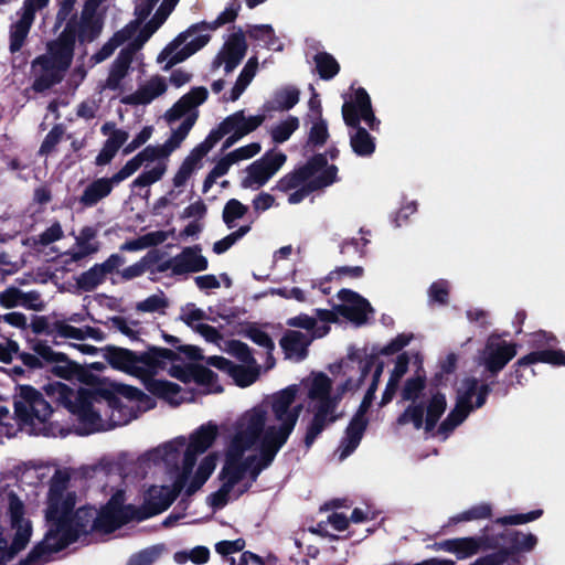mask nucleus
Here are the masks:
<instances>
[{
    "instance_id": "1",
    "label": "nucleus",
    "mask_w": 565,
    "mask_h": 565,
    "mask_svg": "<svg viewBox=\"0 0 565 565\" xmlns=\"http://www.w3.org/2000/svg\"><path fill=\"white\" fill-rule=\"evenodd\" d=\"M103 356L111 369L136 376L141 380L145 388L153 396L178 406L184 402L179 397L181 386L177 383L156 379L159 370H164L167 361L180 360V355L171 349L147 345L143 352L108 344L102 348Z\"/></svg>"
},
{
    "instance_id": "2",
    "label": "nucleus",
    "mask_w": 565,
    "mask_h": 565,
    "mask_svg": "<svg viewBox=\"0 0 565 565\" xmlns=\"http://www.w3.org/2000/svg\"><path fill=\"white\" fill-rule=\"evenodd\" d=\"M76 501L70 498L64 509L46 520L47 530L39 543L18 565H43L58 553L78 541L82 535L94 532L92 524L96 518L93 507L84 505L75 510Z\"/></svg>"
},
{
    "instance_id": "3",
    "label": "nucleus",
    "mask_w": 565,
    "mask_h": 565,
    "mask_svg": "<svg viewBox=\"0 0 565 565\" xmlns=\"http://www.w3.org/2000/svg\"><path fill=\"white\" fill-rule=\"evenodd\" d=\"M426 386L427 379L425 373L416 372L414 376L405 381L401 391V397L405 402H411V404L397 416V425L405 426L412 424L416 430L424 428L426 433L435 429L447 409V398L444 393L436 391L431 393L427 404L423 401L418 402Z\"/></svg>"
},
{
    "instance_id": "4",
    "label": "nucleus",
    "mask_w": 565,
    "mask_h": 565,
    "mask_svg": "<svg viewBox=\"0 0 565 565\" xmlns=\"http://www.w3.org/2000/svg\"><path fill=\"white\" fill-rule=\"evenodd\" d=\"M493 383L494 381H491L479 385V380L473 376L465 379L462 390L458 392L456 405L440 423L438 434L447 437L473 409L481 408L491 393Z\"/></svg>"
},
{
    "instance_id": "5",
    "label": "nucleus",
    "mask_w": 565,
    "mask_h": 565,
    "mask_svg": "<svg viewBox=\"0 0 565 565\" xmlns=\"http://www.w3.org/2000/svg\"><path fill=\"white\" fill-rule=\"evenodd\" d=\"M14 418L22 426L45 424L53 414V408L42 393L29 384L17 385L13 395Z\"/></svg>"
},
{
    "instance_id": "6",
    "label": "nucleus",
    "mask_w": 565,
    "mask_h": 565,
    "mask_svg": "<svg viewBox=\"0 0 565 565\" xmlns=\"http://www.w3.org/2000/svg\"><path fill=\"white\" fill-rule=\"evenodd\" d=\"M342 117L348 127H362L361 120H364L372 131H380L381 120L375 116L371 97L363 87L356 88L353 98L343 103Z\"/></svg>"
},
{
    "instance_id": "7",
    "label": "nucleus",
    "mask_w": 565,
    "mask_h": 565,
    "mask_svg": "<svg viewBox=\"0 0 565 565\" xmlns=\"http://www.w3.org/2000/svg\"><path fill=\"white\" fill-rule=\"evenodd\" d=\"M286 160L287 156L281 151H267L246 168L247 174L241 180V186L260 189L280 170Z\"/></svg>"
},
{
    "instance_id": "8",
    "label": "nucleus",
    "mask_w": 565,
    "mask_h": 565,
    "mask_svg": "<svg viewBox=\"0 0 565 565\" xmlns=\"http://www.w3.org/2000/svg\"><path fill=\"white\" fill-rule=\"evenodd\" d=\"M193 33L188 28L185 31L179 33L158 55L157 61L159 63L168 60L164 71L172 68L174 65L182 63L198 51L203 49L211 40L210 34H200L190 42L185 43L186 40L192 36Z\"/></svg>"
},
{
    "instance_id": "9",
    "label": "nucleus",
    "mask_w": 565,
    "mask_h": 565,
    "mask_svg": "<svg viewBox=\"0 0 565 565\" xmlns=\"http://www.w3.org/2000/svg\"><path fill=\"white\" fill-rule=\"evenodd\" d=\"M317 403L312 408V418L310 419L306 434L303 437V444L306 449H310L321 433L331 424L339 419V415L335 414L338 408L340 396L327 395L323 397L316 398Z\"/></svg>"
},
{
    "instance_id": "10",
    "label": "nucleus",
    "mask_w": 565,
    "mask_h": 565,
    "mask_svg": "<svg viewBox=\"0 0 565 565\" xmlns=\"http://www.w3.org/2000/svg\"><path fill=\"white\" fill-rule=\"evenodd\" d=\"M182 491L183 489H179L175 481H173L171 488L168 486H150L143 493L142 504L138 507L137 521H145L164 512Z\"/></svg>"
},
{
    "instance_id": "11",
    "label": "nucleus",
    "mask_w": 565,
    "mask_h": 565,
    "mask_svg": "<svg viewBox=\"0 0 565 565\" xmlns=\"http://www.w3.org/2000/svg\"><path fill=\"white\" fill-rule=\"evenodd\" d=\"M247 49L245 33L238 28L236 32L227 38L222 49L213 58L211 70L215 71L224 65L225 74L232 73L244 60Z\"/></svg>"
},
{
    "instance_id": "12",
    "label": "nucleus",
    "mask_w": 565,
    "mask_h": 565,
    "mask_svg": "<svg viewBox=\"0 0 565 565\" xmlns=\"http://www.w3.org/2000/svg\"><path fill=\"white\" fill-rule=\"evenodd\" d=\"M518 345L504 340L493 342L488 341L483 350L482 365L489 373V379H494L516 355Z\"/></svg>"
},
{
    "instance_id": "13",
    "label": "nucleus",
    "mask_w": 565,
    "mask_h": 565,
    "mask_svg": "<svg viewBox=\"0 0 565 565\" xmlns=\"http://www.w3.org/2000/svg\"><path fill=\"white\" fill-rule=\"evenodd\" d=\"M94 393L81 390L75 397L66 405V409L77 417V420L85 428V434H90L98 430L102 423V417L98 412L94 409L93 397Z\"/></svg>"
},
{
    "instance_id": "14",
    "label": "nucleus",
    "mask_w": 565,
    "mask_h": 565,
    "mask_svg": "<svg viewBox=\"0 0 565 565\" xmlns=\"http://www.w3.org/2000/svg\"><path fill=\"white\" fill-rule=\"evenodd\" d=\"M32 71L35 73V78L32 88L36 93H43L54 85L62 82L64 73L60 65L51 58L47 54H41L32 61Z\"/></svg>"
},
{
    "instance_id": "15",
    "label": "nucleus",
    "mask_w": 565,
    "mask_h": 565,
    "mask_svg": "<svg viewBox=\"0 0 565 565\" xmlns=\"http://www.w3.org/2000/svg\"><path fill=\"white\" fill-rule=\"evenodd\" d=\"M70 479V475L62 470H56L51 478L47 493V505L45 509V521L64 509L65 502L70 498H72V501H76V493L74 491L66 492Z\"/></svg>"
},
{
    "instance_id": "16",
    "label": "nucleus",
    "mask_w": 565,
    "mask_h": 565,
    "mask_svg": "<svg viewBox=\"0 0 565 565\" xmlns=\"http://www.w3.org/2000/svg\"><path fill=\"white\" fill-rule=\"evenodd\" d=\"M297 388L295 385L288 386L280 392H278L271 403V411L275 418L280 422V426H285L290 424L292 426V430L296 427L299 415L302 409V405H296L294 407L292 404L296 399Z\"/></svg>"
},
{
    "instance_id": "17",
    "label": "nucleus",
    "mask_w": 565,
    "mask_h": 565,
    "mask_svg": "<svg viewBox=\"0 0 565 565\" xmlns=\"http://www.w3.org/2000/svg\"><path fill=\"white\" fill-rule=\"evenodd\" d=\"M292 426L287 424L285 426H268L265 433L260 436L258 444L259 455L257 457L273 463L278 451L287 443L292 433Z\"/></svg>"
},
{
    "instance_id": "18",
    "label": "nucleus",
    "mask_w": 565,
    "mask_h": 565,
    "mask_svg": "<svg viewBox=\"0 0 565 565\" xmlns=\"http://www.w3.org/2000/svg\"><path fill=\"white\" fill-rule=\"evenodd\" d=\"M500 539L507 546L499 548L497 552L505 553V563L508 561L518 563L520 553L531 552L537 544V537L534 534H524L516 530H507L500 533Z\"/></svg>"
},
{
    "instance_id": "19",
    "label": "nucleus",
    "mask_w": 565,
    "mask_h": 565,
    "mask_svg": "<svg viewBox=\"0 0 565 565\" xmlns=\"http://www.w3.org/2000/svg\"><path fill=\"white\" fill-rule=\"evenodd\" d=\"M64 28L55 41L47 44L49 56L60 65L62 71H67L72 64L75 51V36L73 30Z\"/></svg>"
},
{
    "instance_id": "20",
    "label": "nucleus",
    "mask_w": 565,
    "mask_h": 565,
    "mask_svg": "<svg viewBox=\"0 0 565 565\" xmlns=\"http://www.w3.org/2000/svg\"><path fill=\"white\" fill-rule=\"evenodd\" d=\"M72 26L75 42L79 44L92 43L103 32L104 18H90V17H77V13L73 14L66 22L65 28Z\"/></svg>"
},
{
    "instance_id": "21",
    "label": "nucleus",
    "mask_w": 565,
    "mask_h": 565,
    "mask_svg": "<svg viewBox=\"0 0 565 565\" xmlns=\"http://www.w3.org/2000/svg\"><path fill=\"white\" fill-rule=\"evenodd\" d=\"M201 253L202 247L200 244L184 247L181 253L175 255L177 264L173 267V276L206 270L209 262Z\"/></svg>"
},
{
    "instance_id": "22",
    "label": "nucleus",
    "mask_w": 565,
    "mask_h": 565,
    "mask_svg": "<svg viewBox=\"0 0 565 565\" xmlns=\"http://www.w3.org/2000/svg\"><path fill=\"white\" fill-rule=\"evenodd\" d=\"M338 167L331 164L316 178L309 180L302 186L296 189L288 196L289 204H298L302 202L310 193L322 190L337 181Z\"/></svg>"
},
{
    "instance_id": "23",
    "label": "nucleus",
    "mask_w": 565,
    "mask_h": 565,
    "mask_svg": "<svg viewBox=\"0 0 565 565\" xmlns=\"http://www.w3.org/2000/svg\"><path fill=\"white\" fill-rule=\"evenodd\" d=\"M116 185H118V183L113 175L109 178H97L86 185L78 198V202L85 209L94 207L100 201L109 196Z\"/></svg>"
},
{
    "instance_id": "24",
    "label": "nucleus",
    "mask_w": 565,
    "mask_h": 565,
    "mask_svg": "<svg viewBox=\"0 0 565 565\" xmlns=\"http://www.w3.org/2000/svg\"><path fill=\"white\" fill-rule=\"evenodd\" d=\"M167 83L163 77L157 75L151 77L148 83L139 87L135 93L124 96L121 103L125 105H147L154 98L167 92Z\"/></svg>"
},
{
    "instance_id": "25",
    "label": "nucleus",
    "mask_w": 565,
    "mask_h": 565,
    "mask_svg": "<svg viewBox=\"0 0 565 565\" xmlns=\"http://www.w3.org/2000/svg\"><path fill=\"white\" fill-rule=\"evenodd\" d=\"M264 120V115H256L246 118L244 110H238L223 119L220 125L225 135L238 132L243 134L244 137L255 131Z\"/></svg>"
},
{
    "instance_id": "26",
    "label": "nucleus",
    "mask_w": 565,
    "mask_h": 565,
    "mask_svg": "<svg viewBox=\"0 0 565 565\" xmlns=\"http://www.w3.org/2000/svg\"><path fill=\"white\" fill-rule=\"evenodd\" d=\"M311 338L301 331L295 330H287L279 341L286 358L296 356L297 361H302L307 358Z\"/></svg>"
},
{
    "instance_id": "27",
    "label": "nucleus",
    "mask_w": 565,
    "mask_h": 565,
    "mask_svg": "<svg viewBox=\"0 0 565 565\" xmlns=\"http://www.w3.org/2000/svg\"><path fill=\"white\" fill-rule=\"evenodd\" d=\"M249 461L250 460L243 461L242 454H230L226 457L225 463L218 475L220 480L223 481L224 486H227L233 490L234 487L245 477Z\"/></svg>"
},
{
    "instance_id": "28",
    "label": "nucleus",
    "mask_w": 565,
    "mask_h": 565,
    "mask_svg": "<svg viewBox=\"0 0 565 565\" xmlns=\"http://www.w3.org/2000/svg\"><path fill=\"white\" fill-rule=\"evenodd\" d=\"M131 514H119L106 507H102L96 512V518L92 524V530L105 534H110L120 526L131 521Z\"/></svg>"
},
{
    "instance_id": "29",
    "label": "nucleus",
    "mask_w": 565,
    "mask_h": 565,
    "mask_svg": "<svg viewBox=\"0 0 565 565\" xmlns=\"http://www.w3.org/2000/svg\"><path fill=\"white\" fill-rule=\"evenodd\" d=\"M180 0H163L154 15L143 25L137 35L136 42L142 45L166 22Z\"/></svg>"
},
{
    "instance_id": "30",
    "label": "nucleus",
    "mask_w": 565,
    "mask_h": 565,
    "mask_svg": "<svg viewBox=\"0 0 565 565\" xmlns=\"http://www.w3.org/2000/svg\"><path fill=\"white\" fill-rule=\"evenodd\" d=\"M134 52L128 49H122L115 61L111 63L108 77L106 79V87L116 90L120 87L121 81L127 76L130 65L132 63Z\"/></svg>"
},
{
    "instance_id": "31",
    "label": "nucleus",
    "mask_w": 565,
    "mask_h": 565,
    "mask_svg": "<svg viewBox=\"0 0 565 565\" xmlns=\"http://www.w3.org/2000/svg\"><path fill=\"white\" fill-rule=\"evenodd\" d=\"M409 365V356L406 352H403L397 355V359L395 361V366L393 371L391 372L388 382L386 383L385 390L382 394L381 398V405L384 406L388 403H391L398 390L399 382L402 377L406 374L408 371Z\"/></svg>"
},
{
    "instance_id": "32",
    "label": "nucleus",
    "mask_w": 565,
    "mask_h": 565,
    "mask_svg": "<svg viewBox=\"0 0 565 565\" xmlns=\"http://www.w3.org/2000/svg\"><path fill=\"white\" fill-rule=\"evenodd\" d=\"M245 418L246 426L242 438L245 446L248 448L254 446L266 430V412L263 409H253Z\"/></svg>"
},
{
    "instance_id": "33",
    "label": "nucleus",
    "mask_w": 565,
    "mask_h": 565,
    "mask_svg": "<svg viewBox=\"0 0 565 565\" xmlns=\"http://www.w3.org/2000/svg\"><path fill=\"white\" fill-rule=\"evenodd\" d=\"M241 8L242 6L239 0H231L225 10L222 11L214 21H201L199 23L190 25L189 29L193 34L204 30L214 31L227 23H233L236 20Z\"/></svg>"
},
{
    "instance_id": "34",
    "label": "nucleus",
    "mask_w": 565,
    "mask_h": 565,
    "mask_svg": "<svg viewBox=\"0 0 565 565\" xmlns=\"http://www.w3.org/2000/svg\"><path fill=\"white\" fill-rule=\"evenodd\" d=\"M217 434V426L209 422L191 434L188 446L196 450V454H203L214 444Z\"/></svg>"
},
{
    "instance_id": "35",
    "label": "nucleus",
    "mask_w": 565,
    "mask_h": 565,
    "mask_svg": "<svg viewBox=\"0 0 565 565\" xmlns=\"http://www.w3.org/2000/svg\"><path fill=\"white\" fill-rule=\"evenodd\" d=\"M164 253L153 248L150 249L139 262L124 268L120 273L124 280H131L134 278L142 276L147 270L151 269L154 264L162 260Z\"/></svg>"
},
{
    "instance_id": "36",
    "label": "nucleus",
    "mask_w": 565,
    "mask_h": 565,
    "mask_svg": "<svg viewBox=\"0 0 565 565\" xmlns=\"http://www.w3.org/2000/svg\"><path fill=\"white\" fill-rule=\"evenodd\" d=\"M354 129L350 134V146L352 151L359 157H371L375 152V138L364 127H351Z\"/></svg>"
},
{
    "instance_id": "37",
    "label": "nucleus",
    "mask_w": 565,
    "mask_h": 565,
    "mask_svg": "<svg viewBox=\"0 0 565 565\" xmlns=\"http://www.w3.org/2000/svg\"><path fill=\"white\" fill-rule=\"evenodd\" d=\"M334 309L341 317L358 326L364 324L367 313L373 312L371 303L365 298L354 305H338Z\"/></svg>"
},
{
    "instance_id": "38",
    "label": "nucleus",
    "mask_w": 565,
    "mask_h": 565,
    "mask_svg": "<svg viewBox=\"0 0 565 565\" xmlns=\"http://www.w3.org/2000/svg\"><path fill=\"white\" fill-rule=\"evenodd\" d=\"M33 21L32 18L22 13L20 19L11 24L9 50L12 54L19 52L24 45Z\"/></svg>"
},
{
    "instance_id": "39",
    "label": "nucleus",
    "mask_w": 565,
    "mask_h": 565,
    "mask_svg": "<svg viewBox=\"0 0 565 565\" xmlns=\"http://www.w3.org/2000/svg\"><path fill=\"white\" fill-rule=\"evenodd\" d=\"M537 362L565 366V353L562 350L533 351L519 359V365H532Z\"/></svg>"
},
{
    "instance_id": "40",
    "label": "nucleus",
    "mask_w": 565,
    "mask_h": 565,
    "mask_svg": "<svg viewBox=\"0 0 565 565\" xmlns=\"http://www.w3.org/2000/svg\"><path fill=\"white\" fill-rule=\"evenodd\" d=\"M257 68L258 60L256 56H253L246 62L233 88L231 89L230 100L235 102L241 97V95L244 93V90L247 88V86L250 84L254 76L256 75Z\"/></svg>"
},
{
    "instance_id": "41",
    "label": "nucleus",
    "mask_w": 565,
    "mask_h": 565,
    "mask_svg": "<svg viewBox=\"0 0 565 565\" xmlns=\"http://www.w3.org/2000/svg\"><path fill=\"white\" fill-rule=\"evenodd\" d=\"M199 111L191 113L184 118L181 125L172 131L171 137L163 143L166 150L170 154L174 149L179 148L182 141L186 138L195 121L198 120Z\"/></svg>"
},
{
    "instance_id": "42",
    "label": "nucleus",
    "mask_w": 565,
    "mask_h": 565,
    "mask_svg": "<svg viewBox=\"0 0 565 565\" xmlns=\"http://www.w3.org/2000/svg\"><path fill=\"white\" fill-rule=\"evenodd\" d=\"M313 61L316 63V70L323 81H330L335 77L340 72V64L328 52H318L313 56Z\"/></svg>"
},
{
    "instance_id": "43",
    "label": "nucleus",
    "mask_w": 565,
    "mask_h": 565,
    "mask_svg": "<svg viewBox=\"0 0 565 565\" xmlns=\"http://www.w3.org/2000/svg\"><path fill=\"white\" fill-rule=\"evenodd\" d=\"M228 375L239 387H247L258 379L259 371L257 364L255 366L241 365L234 363Z\"/></svg>"
},
{
    "instance_id": "44",
    "label": "nucleus",
    "mask_w": 565,
    "mask_h": 565,
    "mask_svg": "<svg viewBox=\"0 0 565 565\" xmlns=\"http://www.w3.org/2000/svg\"><path fill=\"white\" fill-rule=\"evenodd\" d=\"M105 279L106 277L104 276L103 271L95 264L76 278V286L84 292H90L95 290L100 284H103Z\"/></svg>"
},
{
    "instance_id": "45",
    "label": "nucleus",
    "mask_w": 565,
    "mask_h": 565,
    "mask_svg": "<svg viewBox=\"0 0 565 565\" xmlns=\"http://www.w3.org/2000/svg\"><path fill=\"white\" fill-rule=\"evenodd\" d=\"M300 92L296 87L288 86L277 90L274 95L273 103L276 110H289L299 102Z\"/></svg>"
},
{
    "instance_id": "46",
    "label": "nucleus",
    "mask_w": 565,
    "mask_h": 565,
    "mask_svg": "<svg viewBox=\"0 0 565 565\" xmlns=\"http://www.w3.org/2000/svg\"><path fill=\"white\" fill-rule=\"evenodd\" d=\"M11 527L14 530V535L9 547L11 555H17L29 544L32 535V525L31 522H25L11 525Z\"/></svg>"
},
{
    "instance_id": "47",
    "label": "nucleus",
    "mask_w": 565,
    "mask_h": 565,
    "mask_svg": "<svg viewBox=\"0 0 565 565\" xmlns=\"http://www.w3.org/2000/svg\"><path fill=\"white\" fill-rule=\"evenodd\" d=\"M308 181L309 180L302 173L300 168H296L291 172L280 178L277 181V183L271 188V190L288 193L291 190H296L302 186V184L307 183Z\"/></svg>"
},
{
    "instance_id": "48",
    "label": "nucleus",
    "mask_w": 565,
    "mask_h": 565,
    "mask_svg": "<svg viewBox=\"0 0 565 565\" xmlns=\"http://www.w3.org/2000/svg\"><path fill=\"white\" fill-rule=\"evenodd\" d=\"M492 516V507L489 503H480L470 509L450 518L449 522L457 524L459 522H468L473 520H483Z\"/></svg>"
},
{
    "instance_id": "49",
    "label": "nucleus",
    "mask_w": 565,
    "mask_h": 565,
    "mask_svg": "<svg viewBox=\"0 0 565 565\" xmlns=\"http://www.w3.org/2000/svg\"><path fill=\"white\" fill-rule=\"evenodd\" d=\"M199 455L200 454H196V450L186 446L182 459V470L177 475L174 479L179 489H184L185 484L188 483Z\"/></svg>"
},
{
    "instance_id": "50",
    "label": "nucleus",
    "mask_w": 565,
    "mask_h": 565,
    "mask_svg": "<svg viewBox=\"0 0 565 565\" xmlns=\"http://www.w3.org/2000/svg\"><path fill=\"white\" fill-rule=\"evenodd\" d=\"M248 207L237 199H230L223 209L222 218L228 228L235 226V222L246 215Z\"/></svg>"
},
{
    "instance_id": "51",
    "label": "nucleus",
    "mask_w": 565,
    "mask_h": 565,
    "mask_svg": "<svg viewBox=\"0 0 565 565\" xmlns=\"http://www.w3.org/2000/svg\"><path fill=\"white\" fill-rule=\"evenodd\" d=\"M43 390L50 398L64 407L70 404V401L74 396V391L62 382L47 383L43 386Z\"/></svg>"
},
{
    "instance_id": "52",
    "label": "nucleus",
    "mask_w": 565,
    "mask_h": 565,
    "mask_svg": "<svg viewBox=\"0 0 565 565\" xmlns=\"http://www.w3.org/2000/svg\"><path fill=\"white\" fill-rule=\"evenodd\" d=\"M329 138L327 120L322 117L313 119L308 134L307 143L313 148L322 147Z\"/></svg>"
},
{
    "instance_id": "53",
    "label": "nucleus",
    "mask_w": 565,
    "mask_h": 565,
    "mask_svg": "<svg viewBox=\"0 0 565 565\" xmlns=\"http://www.w3.org/2000/svg\"><path fill=\"white\" fill-rule=\"evenodd\" d=\"M65 134V126L63 124H56L52 127V129L44 137L40 149V156H49L55 151L56 146L61 142L63 136Z\"/></svg>"
},
{
    "instance_id": "54",
    "label": "nucleus",
    "mask_w": 565,
    "mask_h": 565,
    "mask_svg": "<svg viewBox=\"0 0 565 565\" xmlns=\"http://www.w3.org/2000/svg\"><path fill=\"white\" fill-rule=\"evenodd\" d=\"M169 307V300L163 291L149 296L142 301L137 302L136 310L139 312H164Z\"/></svg>"
},
{
    "instance_id": "55",
    "label": "nucleus",
    "mask_w": 565,
    "mask_h": 565,
    "mask_svg": "<svg viewBox=\"0 0 565 565\" xmlns=\"http://www.w3.org/2000/svg\"><path fill=\"white\" fill-rule=\"evenodd\" d=\"M244 335L246 338H248L255 344L264 348L266 350L267 354L269 355V358H271V352L275 350V343H274L273 339L270 338V335L266 331L259 329L258 327H256L254 324H249L244 330Z\"/></svg>"
},
{
    "instance_id": "56",
    "label": "nucleus",
    "mask_w": 565,
    "mask_h": 565,
    "mask_svg": "<svg viewBox=\"0 0 565 565\" xmlns=\"http://www.w3.org/2000/svg\"><path fill=\"white\" fill-rule=\"evenodd\" d=\"M125 492L122 490H118L110 497V499L104 507L119 514H131V520L137 521V515H139L138 507H135L132 504L125 505Z\"/></svg>"
},
{
    "instance_id": "57",
    "label": "nucleus",
    "mask_w": 565,
    "mask_h": 565,
    "mask_svg": "<svg viewBox=\"0 0 565 565\" xmlns=\"http://www.w3.org/2000/svg\"><path fill=\"white\" fill-rule=\"evenodd\" d=\"M299 120L295 116H289L286 120L278 124L271 130V138L277 143L287 141L290 136L298 129Z\"/></svg>"
},
{
    "instance_id": "58",
    "label": "nucleus",
    "mask_w": 565,
    "mask_h": 565,
    "mask_svg": "<svg viewBox=\"0 0 565 565\" xmlns=\"http://www.w3.org/2000/svg\"><path fill=\"white\" fill-rule=\"evenodd\" d=\"M332 391V381L331 379L320 372L315 375L311 386L308 392V396L310 399H316L319 397H323L330 395Z\"/></svg>"
},
{
    "instance_id": "59",
    "label": "nucleus",
    "mask_w": 565,
    "mask_h": 565,
    "mask_svg": "<svg viewBox=\"0 0 565 565\" xmlns=\"http://www.w3.org/2000/svg\"><path fill=\"white\" fill-rule=\"evenodd\" d=\"M167 166L163 162H159L156 167H153L151 170L143 171L140 173L134 181L132 186L134 188H145L149 186L157 181L161 180L163 174L166 173Z\"/></svg>"
},
{
    "instance_id": "60",
    "label": "nucleus",
    "mask_w": 565,
    "mask_h": 565,
    "mask_svg": "<svg viewBox=\"0 0 565 565\" xmlns=\"http://www.w3.org/2000/svg\"><path fill=\"white\" fill-rule=\"evenodd\" d=\"M194 111L198 110L193 108V104L189 102L188 96L183 95L173 104L170 109L167 110L164 117L168 122H174Z\"/></svg>"
},
{
    "instance_id": "61",
    "label": "nucleus",
    "mask_w": 565,
    "mask_h": 565,
    "mask_svg": "<svg viewBox=\"0 0 565 565\" xmlns=\"http://www.w3.org/2000/svg\"><path fill=\"white\" fill-rule=\"evenodd\" d=\"M228 352L245 365L255 366L257 364L252 349L245 342L231 340L228 342Z\"/></svg>"
},
{
    "instance_id": "62",
    "label": "nucleus",
    "mask_w": 565,
    "mask_h": 565,
    "mask_svg": "<svg viewBox=\"0 0 565 565\" xmlns=\"http://www.w3.org/2000/svg\"><path fill=\"white\" fill-rule=\"evenodd\" d=\"M365 414V411L359 408L345 429V435H348L350 438L359 440L360 443L369 424Z\"/></svg>"
},
{
    "instance_id": "63",
    "label": "nucleus",
    "mask_w": 565,
    "mask_h": 565,
    "mask_svg": "<svg viewBox=\"0 0 565 565\" xmlns=\"http://www.w3.org/2000/svg\"><path fill=\"white\" fill-rule=\"evenodd\" d=\"M450 286L448 280L438 279L434 281L428 289V297L431 302H436L440 306H447L449 303Z\"/></svg>"
},
{
    "instance_id": "64",
    "label": "nucleus",
    "mask_w": 565,
    "mask_h": 565,
    "mask_svg": "<svg viewBox=\"0 0 565 565\" xmlns=\"http://www.w3.org/2000/svg\"><path fill=\"white\" fill-rule=\"evenodd\" d=\"M328 159L326 153H316L308 161L299 167L308 180L316 178L318 172H323L328 168Z\"/></svg>"
}]
</instances>
